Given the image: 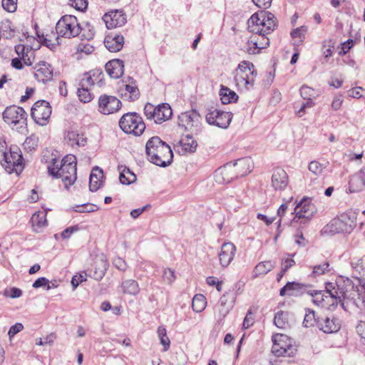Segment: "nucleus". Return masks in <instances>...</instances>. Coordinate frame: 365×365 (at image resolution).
Listing matches in <instances>:
<instances>
[{
  "instance_id": "obj_1",
  "label": "nucleus",
  "mask_w": 365,
  "mask_h": 365,
  "mask_svg": "<svg viewBox=\"0 0 365 365\" xmlns=\"http://www.w3.org/2000/svg\"><path fill=\"white\" fill-rule=\"evenodd\" d=\"M76 159L73 155H66L58 165L56 158L52 159V164L48 166V173L56 178H61L65 187L72 185L77 179Z\"/></svg>"
},
{
  "instance_id": "obj_2",
  "label": "nucleus",
  "mask_w": 365,
  "mask_h": 365,
  "mask_svg": "<svg viewBox=\"0 0 365 365\" xmlns=\"http://www.w3.org/2000/svg\"><path fill=\"white\" fill-rule=\"evenodd\" d=\"M146 154L150 163L165 168L173 161V151L170 147L158 136L150 138L145 145Z\"/></svg>"
},
{
  "instance_id": "obj_3",
  "label": "nucleus",
  "mask_w": 365,
  "mask_h": 365,
  "mask_svg": "<svg viewBox=\"0 0 365 365\" xmlns=\"http://www.w3.org/2000/svg\"><path fill=\"white\" fill-rule=\"evenodd\" d=\"M356 226V214L347 212L330 221L324 228V232L331 233H350Z\"/></svg>"
},
{
  "instance_id": "obj_4",
  "label": "nucleus",
  "mask_w": 365,
  "mask_h": 365,
  "mask_svg": "<svg viewBox=\"0 0 365 365\" xmlns=\"http://www.w3.org/2000/svg\"><path fill=\"white\" fill-rule=\"evenodd\" d=\"M3 119L12 129L23 131L27 125V113L21 107L11 106L3 112Z\"/></svg>"
},
{
  "instance_id": "obj_5",
  "label": "nucleus",
  "mask_w": 365,
  "mask_h": 365,
  "mask_svg": "<svg viewBox=\"0 0 365 365\" xmlns=\"http://www.w3.org/2000/svg\"><path fill=\"white\" fill-rule=\"evenodd\" d=\"M120 129L125 133L140 136L145 129L142 117L137 113H125L119 120Z\"/></svg>"
},
{
  "instance_id": "obj_6",
  "label": "nucleus",
  "mask_w": 365,
  "mask_h": 365,
  "mask_svg": "<svg viewBox=\"0 0 365 365\" xmlns=\"http://www.w3.org/2000/svg\"><path fill=\"white\" fill-rule=\"evenodd\" d=\"M56 32L58 37L71 38L81 34V25L73 15H64L56 23Z\"/></svg>"
},
{
  "instance_id": "obj_7",
  "label": "nucleus",
  "mask_w": 365,
  "mask_h": 365,
  "mask_svg": "<svg viewBox=\"0 0 365 365\" xmlns=\"http://www.w3.org/2000/svg\"><path fill=\"white\" fill-rule=\"evenodd\" d=\"M256 75V71L253 63L248 61L241 62L236 69L235 81L238 87L250 89L255 83L254 75Z\"/></svg>"
},
{
  "instance_id": "obj_8",
  "label": "nucleus",
  "mask_w": 365,
  "mask_h": 365,
  "mask_svg": "<svg viewBox=\"0 0 365 365\" xmlns=\"http://www.w3.org/2000/svg\"><path fill=\"white\" fill-rule=\"evenodd\" d=\"M317 209L308 198L304 197L294 207L292 222L300 225L308 223L316 213Z\"/></svg>"
},
{
  "instance_id": "obj_9",
  "label": "nucleus",
  "mask_w": 365,
  "mask_h": 365,
  "mask_svg": "<svg viewBox=\"0 0 365 365\" xmlns=\"http://www.w3.org/2000/svg\"><path fill=\"white\" fill-rule=\"evenodd\" d=\"M201 115L195 109L181 113L178 115V125L192 134H197L201 128Z\"/></svg>"
},
{
  "instance_id": "obj_10",
  "label": "nucleus",
  "mask_w": 365,
  "mask_h": 365,
  "mask_svg": "<svg viewBox=\"0 0 365 365\" xmlns=\"http://www.w3.org/2000/svg\"><path fill=\"white\" fill-rule=\"evenodd\" d=\"M1 165L9 173H16L19 175L24 170V158L21 151L16 148L9 153H4V160Z\"/></svg>"
},
{
  "instance_id": "obj_11",
  "label": "nucleus",
  "mask_w": 365,
  "mask_h": 365,
  "mask_svg": "<svg viewBox=\"0 0 365 365\" xmlns=\"http://www.w3.org/2000/svg\"><path fill=\"white\" fill-rule=\"evenodd\" d=\"M51 114L49 103L44 100L36 101L31 109V115L34 120L40 125L47 124Z\"/></svg>"
},
{
  "instance_id": "obj_12",
  "label": "nucleus",
  "mask_w": 365,
  "mask_h": 365,
  "mask_svg": "<svg viewBox=\"0 0 365 365\" xmlns=\"http://www.w3.org/2000/svg\"><path fill=\"white\" fill-rule=\"evenodd\" d=\"M289 338L284 334H277L273 336V345L272 347V352L276 356H293L297 349L293 347L291 342L287 343Z\"/></svg>"
},
{
  "instance_id": "obj_13",
  "label": "nucleus",
  "mask_w": 365,
  "mask_h": 365,
  "mask_svg": "<svg viewBox=\"0 0 365 365\" xmlns=\"http://www.w3.org/2000/svg\"><path fill=\"white\" fill-rule=\"evenodd\" d=\"M336 288L338 289L337 302L341 301V298L349 301L354 300L358 292V287L348 277H341L337 279Z\"/></svg>"
},
{
  "instance_id": "obj_14",
  "label": "nucleus",
  "mask_w": 365,
  "mask_h": 365,
  "mask_svg": "<svg viewBox=\"0 0 365 365\" xmlns=\"http://www.w3.org/2000/svg\"><path fill=\"white\" fill-rule=\"evenodd\" d=\"M232 113L217 109L210 110L206 115V121L210 125L221 128H227L232 119Z\"/></svg>"
},
{
  "instance_id": "obj_15",
  "label": "nucleus",
  "mask_w": 365,
  "mask_h": 365,
  "mask_svg": "<svg viewBox=\"0 0 365 365\" xmlns=\"http://www.w3.org/2000/svg\"><path fill=\"white\" fill-rule=\"evenodd\" d=\"M121 107L120 101L114 96L101 95L98 99L99 111L105 115L117 112Z\"/></svg>"
},
{
  "instance_id": "obj_16",
  "label": "nucleus",
  "mask_w": 365,
  "mask_h": 365,
  "mask_svg": "<svg viewBox=\"0 0 365 365\" xmlns=\"http://www.w3.org/2000/svg\"><path fill=\"white\" fill-rule=\"evenodd\" d=\"M214 178L215 182L218 184H227L237 178L233 163H227L217 168L215 172Z\"/></svg>"
},
{
  "instance_id": "obj_17",
  "label": "nucleus",
  "mask_w": 365,
  "mask_h": 365,
  "mask_svg": "<svg viewBox=\"0 0 365 365\" xmlns=\"http://www.w3.org/2000/svg\"><path fill=\"white\" fill-rule=\"evenodd\" d=\"M312 286L309 284H302L297 282H288L279 290V295L284 297H301L304 294H308L309 289Z\"/></svg>"
},
{
  "instance_id": "obj_18",
  "label": "nucleus",
  "mask_w": 365,
  "mask_h": 365,
  "mask_svg": "<svg viewBox=\"0 0 365 365\" xmlns=\"http://www.w3.org/2000/svg\"><path fill=\"white\" fill-rule=\"evenodd\" d=\"M103 19L108 29L121 27L127 22L126 15L123 10L110 11Z\"/></svg>"
},
{
  "instance_id": "obj_19",
  "label": "nucleus",
  "mask_w": 365,
  "mask_h": 365,
  "mask_svg": "<svg viewBox=\"0 0 365 365\" xmlns=\"http://www.w3.org/2000/svg\"><path fill=\"white\" fill-rule=\"evenodd\" d=\"M319 330L326 334H332L337 332L341 328L339 320L334 317H329L327 316H322L318 322Z\"/></svg>"
},
{
  "instance_id": "obj_20",
  "label": "nucleus",
  "mask_w": 365,
  "mask_h": 365,
  "mask_svg": "<svg viewBox=\"0 0 365 365\" xmlns=\"http://www.w3.org/2000/svg\"><path fill=\"white\" fill-rule=\"evenodd\" d=\"M236 247L232 242H224L218 254L219 260L222 267H228L234 259Z\"/></svg>"
},
{
  "instance_id": "obj_21",
  "label": "nucleus",
  "mask_w": 365,
  "mask_h": 365,
  "mask_svg": "<svg viewBox=\"0 0 365 365\" xmlns=\"http://www.w3.org/2000/svg\"><path fill=\"white\" fill-rule=\"evenodd\" d=\"M268 11H259L256 12L248 20V28L250 31L255 34H261L262 29L261 26L262 24L263 21L265 18L267 20H269L271 16H269Z\"/></svg>"
},
{
  "instance_id": "obj_22",
  "label": "nucleus",
  "mask_w": 365,
  "mask_h": 365,
  "mask_svg": "<svg viewBox=\"0 0 365 365\" xmlns=\"http://www.w3.org/2000/svg\"><path fill=\"white\" fill-rule=\"evenodd\" d=\"M289 183L288 175L280 168L274 170L272 176V185L275 190H284Z\"/></svg>"
},
{
  "instance_id": "obj_23",
  "label": "nucleus",
  "mask_w": 365,
  "mask_h": 365,
  "mask_svg": "<svg viewBox=\"0 0 365 365\" xmlns=\"http://www.w3.org/2000/svg\"><path fill=\"white\" fill-rule=\"evenodd\" d=\"M38 67L34 73V76L38 81L44 83L53 79V68L51 64L46 61H41Z\"/></svg>"
},
{
  "instance_id": "obj_24",
  "label": "nucleus",
  "mask_w": 365,
  "mask_h": 365,
  "mask_svg": "<svg viewBox=\"0 0 365 365\" xmlns=\"http://www.w3.org/2000/svg\"><path fill=\"white\" fill-rule=\"evenodd\" d=\"M235 170L237 178L244 177L251 173L253 169V161L251 158L246 157L238 159L235 163Z\"/></svg>"
},
{
  "instance_id": "obj_25",
  "label": "nucleus",
  "mask_w": 365,
  "mask_h": 365,
  "mask_svg": "<svg viewBox=\"0 0 365 365\" xmlns=\"http://www.w3.org/2000/svg\"><path fill=\"white\" fill-rule=\"evenodd\" d=\"M124 43V37L118 34H108L104 39V45L110 52H117L121 50Z\"/></svg>"
},
{
  "instance_id": "obj_26",
  "label": "nucleus",
  "mask_w": 365,
  "mask_h": 365,
  "mask_svg": "<svg viewBox=\"0 0 365 365\" xmlns=\"http://www.w3.org/2000/svg\"><path fill=\"white\" fill-rule=\"evenodd\" d=\"M105 68L110 78L116 79L123 74L124 63L120 59H113L106 64Z\"/></svg>"
},
{
  "instance_id": "obj_27",
  "label": "nucleus",
  "mask_w": 365,
  "mask_h": 365,
  "mask_svg": "<svg viewBox=\"0 0 365 365\" xmlns=\"http://www.w3.org/2000/svg\"><path fill=\"white\" fill-rule=\"evenodd\" d=\"M268 14H269V16H271L269 18V20H267V18L264 19L261 26V29H262V32L259 34V35L262 36L263 40H264L263 44L265 46L269 45V40L268 38L264 37L265 35L272 32L277 26V18L271 12L268 11Z\"/></svg>"
},
{
  "instance_id": "obj_28",
  "label": "nucleus",
  "mask_w": 365,
  "mask_h": 365,
  "mask_svg": "<svg viewBox=\"0 0 365 365\" xmlns=\"http://www.w3.org/2000/svg\"><path fill=\"white\" fill-rule=\"evenodd\" d=\"M173 115V110L168 103H164L156 107L154 122L160 124L169 120Z\"/></svg>"
},
{
  "instance_id": "obj_29",
  "label": "nucleus",
  "mask_w": 365,
  "mask_h": 365,
  "mask_svg": "<svg viewBox=\"0 0 365 365\" xmlns=\"http://www.w3.org/2000/svg\"><path fill=\"white\" fill-rule=\"evenodd\" d=\"M108 263L103 256L98 257L95 261V267L92 274L89 276L97 281L101 280L108 269Z\"/></svg>"
},
{
  "instance_id": "obj_30",
  "label": "nucleus",
  "mask_w": 365,
  "mask_h": 365,
  "mask_svg": "<svg viewBox=\"0 0 365 365\" xmlns=\"http://www.w3.org/2000/svg\"><path fill=\"white\" fill-rule=\"evenodd\" d=\"M103 178V170L98 166L93 168L89 178V190L91 192H96L101 187Z\"/></svg>"
},
{
  "instance_id": "obj_31",
  "label": "nucleus",
  "mask_w": 365,
  "mask_h": 365,
  "mask_svg": "<svg viewBox=\"0 0 365 365\" xmlns=\"http://www.w3.org/2000/svg\"><path fill=\"white\" fill-rule=\"evenodd\" d=\"M307 294L312 297V302L314 304L322 307H325L327 309L331 303V300L324 291L311 290L309 289Z\"/></svg>"
},
{
  "instance_id": "obj_32",
  "label": "nucleus",
  "mask_w": 365,
  "mask_h": 365,
  "mask_svg": "<svg viewBox=\"0 0 365 365\" xmlns=\"http://www.w3.org/2000/svg\"><path fill=\"white\" fill-rule=\"evenodd\" d=\"M46 217V214L44 212H38L32 215L31 222L35 232H41L42 229L47 225Z\"/></svg>"
},
{
  "instance_id": "obj_33",
  "label": "nucleus",
  "mask_w": 365,
  "mask_h": 365,
  "mask_svg": "<svg viewBox=\"0 0 365 365\" xmlns=\"http://www.w3.org/2000/svg\"><path fill=\"white\" fill-rule=\"evenodd\" d=\"M219 94L220 96V100L222 104L235 103L237 101L239 98L237 94L234 91H232L223 85H221Z\"/></svg>"
},
{
  "instance_id": "obj_34",
  "label": "nucleus",
  "mask_w": 365,
  "mask_h": 365,
  "mask_svg": "<svg viewBox=\"0 0 365 365\" xmlns=\"http://www.w3.org/2000/svg\"><path fill=\"white\" fill-rule=\"evenodd\" d=\"M325 294H329L328 297L331 300V303L330 306L328 307L329 310L333 311L337 307V292L338 289L336 288V282L335 283L333 282H327L325 284V291H324Z\"/></svg>"
},
{
  "instance_id": "obj_35",
  "label": "nucleus",
  "mask_w": 365,
  "mask_h": 365,
  "mask_svg": "<svg viewBox=\"0 0 365 365\" xmlns=\"http://www.w3.org/2000/svg\"><path fill=\"white\" fill-rule=\"evenodd\" d=\"M193 135L192 133L185 134L180 140L179 144L185 151L193 153L196 150L197 143L193 138Z\"/></svg>"
},
{
  "instance_id": "obj_36",
  "label": "nucleus",
  "mask_w": 365,
  "mask_h": 365,
  "mask_svg": "<svg viewBox=\"0 0 365 365\" xmlns=\"http://www.w3.org/2000/svg\"><path fill=\"white\" fill-rule=\"evenodd\" d=\"M119 180L123 185H130L136 180V175L127 167H119Z\"/></svg>"
},
{
  "instance_id": "obj_37",
  "label": "nucleus",
  "mask_w": 365,
  "mask_h": 365,
  "mask_svg": "<svg viewBox=\"0 0 365 365\" xmlns=\"http://www.w3.org/2000/svg\"><path fill=\"white\" fill-rule=\"evenodd\" d=\"M275 266L272 261H264L257 264L253 270V277H258L260 275H265L270 272Z\"/></svg>"
},
{
  "instance_id": "obj_38",
  "label": "nucleus",
  "mask_w": 365,
  "mask_h": 365,
  "mask_svg": "<svg viewBox=\"0 0 365 365\" xmlns=\"http://www.w3.org/2000/svg\"><path fill=\"white\" fill-rule=\"evenodd\" d=\"M364 187L365 185L358 172L350 177L349 181V190L350 192H360Z\"/></svg>"
},
{
  "instance_id": "obj_39",
  "label": "nucleus",
  "mask_w": 365,
  "mask_h": 365,
  "mask_svg": "<svg viewBox=\"0 0 365 365\" xmlns=\"http://www.w3.org/2000/svg\"><path fill=\"white\" fill-rule=\"evenodd\" d=\"M0 33L6 39H11L14 37L16 29L9 20L3 21L0 25Z\"/></svg>"
},
{
  "instance_id": "obj_40",
  "label": "nucleus",
  "mask_w": 365,
  "mask_h": 365,
  "mask_svg": "<svg viewBox=\"0 0 365 365\" xmlns=\"http://www.w3.org/2000/svg\"><path fill=\"white\" fill-rule=\"evenodd\" d=\"M305 310L303 326L305 327H312L315 325L318 327L320 317H317L316 313L310 309H306Z\"/></svg>"
},
{
  "instance_id": "obj_41",
  "label": "nucleus",
  "mask_w": 365,
  "mask_h": 365,
  "mask_svg": "<svg viewBox=\"0 0 365 365\" xmlns=\"http://www.w3.org/2000/svg\"><path fill=\"white\" fill-rule=\"evenodd\" d=\"M122 288L124 293L130 295H136L140 291L138 283L133 279H127L123 282Z\"/></svg>"
},
{
  "instance_id": "obj_42",
  "label": "nucleus",
  "mask_w": 365,
  "mask_h": 365,
  "mask_svg": "<svg viewBox=\"0 0 365 365\" xmlns=\"http://www.w3.org/2000/svg\"><path fill=\"white\" fill-rule=\"evenodd\" d=\"M274 324L279 329H286L288 326V313L284 311L277 312L274 315Z\"/></svg>"
},
{
  "instance_id": "obj_43",
  "label": "nucleus",
  "mask_w": 365,
  "mask_h": 365,
  "mask_svg": "<svg viewBox=\"0 0 365 365\" xmlns=\"http://www.w3.org/2000/svg\"><path fill=\"white\" fill-rule=\"evenodd\" d=\"M91 88L87 86H79L78 88L77 94L79 98V100L83 103H88L90 102L93 96L91 93Z\"/></svg>"
},
{
  "instance_id": "obj_44",
  "label": "nucleus",
  "mask_w": 365,
  "mask_h": 365,
  "mask_svg": "<svg viewBox=\"0 0 365 365\" xmlns=\"http://www.w3.org/2000/svg\"><path fill=\"white\" fill-rule=\"evenodd\" d=\"M205 299L202 294H197L192 299V307L194 312H200L205 308Z\"/></svg>"
},
{
  "instance_id": "obj_45",
  "label": "nucleus",
  "mask_w": 365,
  "mask_h": 365,
  "mask_svg": "<svg viewBox=\"0 0 365 365\" xmlns=\"http://www.w3.org/2000/svg\"><path fill=\"white\" fill-rule=\"evenodd\" d=\"M36 35L38 38L39 42L43 45L50 48L51 50L53 51L57 46L60 44L58 40L59 37L56 36L55 38L56 42H52L51 40L48 39L46 37L44 36L43 34H40L38 31H36Z\"/></svg>"
},
{
  "instance_id": "obj_46",
  "label": "nucleus",
  "mask_w": 365,
  "mask_h": 365,
  "mask_svg": "<svg viewBox=\"0 0 365 365\" xmlns=\"http://www.w3.org/2000/svg\"><path fill=\"white\" fill-rule=\"evenodd\" d=\"M81 38L90 41L93 38L95 35V30L93 26L86 22L83 27L81 26Z\"/></svg>"
},
{
  "instance_id": "obj_47",
  "label": "nucleus",
  "mask_w": 365,
  "mask_h": 365,
  "mask_svg": "<svg viewBox=\"0 0 365 365\" xmlns=\"http://www.w3.org/2000/svg\"><path fill=\"white\" fill-rule=\"evenodd\" d=\"M125 97L130 101H134L139 98L140 92L137 86L127 84L125 85Z\"/></svg>"
},
{
  "instance_id": "obj_48",
  "label": "nucleus",
  "mask_w": 365,
  "mask_h": 365,
  "mask_svg": "<svg viewBox=\"0 0 365 365\" xmlns=\"http://www.w3.org/2000/svg\"><path fill=\"white\" fill-rule=\"evenodd\" d=\"M325 168L326 165L320 163L317 160L310 162L308 166L309 170L314 173L315 175H321Z\"/></svg>"
},
{
  "instance_id": "obj_49",
  "label": "nucleus",
  "mask_w": 365,
  "mask_h": 365,
  "mask_svg": "<svg viewBox=\"0 0 365 365\" xmlns=\"http://www.w3.org/2000/svg\"><path fill=\"white\" fill-rule=\"evenodd\" d=\"M98 209L96 205L92 203H86L80 205H76L74 210L78 212H91Z\"/></svg>"
},
{
  "instance_id": "obj_50",
  "label": "nucleus",
  "mask_w": 365,
  "mask_h": 365,
  "mask_svg": "<svg viewBox=\"0 0 365 365\" xmlns=\"http://www.w3.org/2000/svg\"><path fill=\"white\" fill-rule=\"evenodd\" d=\"M95 84L96 81H94V78L92 77L91 71H89L84 74L83 78L81 80L79 83V86H87L91 88V86H94Z\"/></svg>"
},
{
  "instance_id": "obj_51",
  "label": "nucleus",
  "mask_w": 365,
  "mask_h": 365,
  "mask_svg": "<svg viewBox=\"0 0 365 365\" xmlns=\"http://www.w3.org/2000/svg\"><path fill=\"white\" fill-rule=\"evenodd\" d=\"M86 277H87V274L85 272H83L80 274H75L72 277V279L71 282L73 289H76L81 283L86 281Z\"/></svg>"
},
{
  "instance_id": "obj_52",
  "label": "nucleus",
  "mask_w": 365,
  "mask_h": 365,
  "mask_svg": "<svg viewBox=\"0 0 365 365\" xmlns=\"http://www.w3.org/2000/svg\"><path fill=\"white\" fill-rule=\"evenodd\" d=\"M22 294L23 292L21 289L17 287H12L9 289H6L3 293L4 296H5L6 297H10L12 299L19 298L22 295Z\"/></svg>"
},
{
  "instance_id": "obj_53",
  "label": "nucleus",
  "mask_w": 365,
  "mask_h": 365,
  "mask_svg": "<svg viewBox=\"0 0 365 365\" xmlns=\"http://www.w3.org/2000/svg\"><path fill=\"white\" fill-rule=\"evenodd\" d=\"M156 107L151 103H146L144 107V114L147 119L154 120L155 115Z\"/></svg>"
},
{
  "instance_id": "obj_54",
  "label": "nucleus",
  "mask_w": 365,
  "mask_h": 365,
  "mask_svg": "<svg viewBox=\"0 0 365 365\" xmlns=\"http://www.w3.org/2000/svg\"><path fill=\"white\" fill-rule=\"evenodd\" d=\"M300 94L304 99L310 100L314 97V93L312 88L304 85L300 88Z\"/></svg>"
},
{
  "instance_id": "obj_55",
  "label": "nucleus",
  "mask_w": 365,
  "mask_h": 365,
  "mask_svg": "<svg viewBox=\"0 0 365 365\" xmlns=\"http://www.w3.org/2000/svg\"><path fill=\"white\" fill-rule=\"evenodd\" d=\"M2 6L6 11L14 12L17 8V0H2Z\"/></svg>"
},
{
  "instance_id": "obj_56",
  "label": "nucleus",
  "mask_w": 365,
  "mask_h": 365,
  "mask_svg": "<svg viewBox=\"0 0 365 365\" xmlns=\"http://www.w3.org/2000/svg\"><path fill=\"white\" fill-rule=\"evenodd\" d=\"M24 148L25 150H26L29 152H31L37 148V141L31 137L26 138L24 144Z\"/></svg>"
},
{
  "instance_id": "obj_57",
  "label": "nucleus",
  "mask_w": 365,
  "mask_h": 365,
  "mask_svg": "<svg viewBox=\"0 0 365 365\" xmlns=\"http://www.w3.org/2000/svg\"><path fill=\"white\" fill-rule=\"evenodd\" d=\"M329 263L324 262L322 264L316 265L313 267V274L315 275H322L327 271H329Z\"/></svg>"
},
{
  "instance_id": "obj_58",
  "label": "nucleus",
  "mask_w": 365,
  "mask_h": 365,
  "mask_svg": "<svg viewBox=\"0 0 365 365\" xmlns=\"http://www.w3.org/2000/svg\"><path fill=\"white\" fill-rule=\"evenodd\" d=\"M163 280L168 284H171L175 279V272L171 269H165L163 275Z\"/></svg>"
},
{
  "instance_id": "obj_59",
  "label": "nucleus",
  "mask_w": 365,
  "mask_h": 365,
  "mask_svg": "<svg viewBox=\"0 0 365 365\" xmlns=\"http://www.w3.org/2000/svg\"><path fill=\"white\" fill-rule=\"evenodd\" d=\"M24 329V325L21 323H16L11 326L9 330L8 335L9 338L14 337L16 334L20 332Z\"/></svg>"
},
{
  "instance_id": "obj_60",
  "label": "nucleus",
  "mask_w": 365,
  "mask_h": 365,
  "mask_svg": "<svg viewBox=\"0 0 365 365\" xmlns=\"http://www.w3.org/2000/svg\"><path fill=\"white\" fill-rule=\"evenodd\" d=\"M307 32V28L305 26H300L295 29H294L291 32V36L293 38H302L304 37V34Z\"/></svg>"
},
{
  "instance_id": "obj_61",
  "label": "nucleus",
  "mask_w": 365,
  "mask_h": 365,
  "mask_svg": "<svg viewBox=\"0 0 365 365\" xmlns=\"http://www.w3.org/2000/svg\"><path fill=\"white\" fill-rule=\"evenodd\" d=\"M90 71L92 74V77L94 78V81H96V83L101 86V81L104 76L103 71L100 69H94Z\"/></svg>"
},
{
  "instance_id": "obj_62",
  "label": "nucleus",
  "mask_w": 365,
  "mask_h": 365,
  "mask_svg": "<svg viewBox=\"0 0 365 365\" xmlns=\"http://www.w3.org/2000/svg\"><path fill=\"white\" fill-rule=\"evenodd\" d=\"M354 45V41L352 39H348L346 41L341 44V51H339L340 56H344L349 52Z\"/></svg>"
},
{
  "instance_id": "obj_63",
  "label": "nucleus",
  "mask_w": 365,
  "mask_h": 365,
  "mask_svg": "<svg viewBox=\"0 0 365 365\" xmlns=\"http://www.w3.org/2000/svg\"><path fill=\"white\" fill-rule=\"evenodd\" d=\"M113 264L120 271H125L127 268V264L125 261L119 257L114 258Z\"/></svg>"
},
{
  "instance_id": "obj_64",
  "label": "nucleus",
  "mask_w": 365,
  "mask_h": 365,
  "mask_svg": "<svg viewBox=\"0 0 365 365\" xmlns=\"http://www.w3.org/2000/svg\"><path fill=\"white\" fill-rule=\"evenodd\" d=\"M79 138V133L76 131H69L67 133L66 138L70 143V144L73 145H77V140Z\"/></svg>"
}]
</instances>
